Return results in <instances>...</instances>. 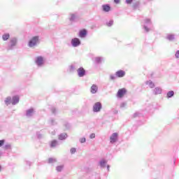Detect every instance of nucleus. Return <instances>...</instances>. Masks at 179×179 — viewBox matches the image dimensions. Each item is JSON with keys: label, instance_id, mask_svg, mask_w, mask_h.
Wrapping results in <instances>:
<instances>
[{"label": "nucleus", "instance_id": "1", "mask_svg": "<svg viewBox=\"0 0 179 179\" xmlns=\"http://www.w3.org/2000/svg\"><path fill=\"white\" fill-rule=\"evenodd\" d=\"M38 40L39 37L37 36L32 37L28 43V47L30 48L36 47L38 44Z\"/></svg>", "mask_w": 179, "mask_h": 179}, {"label": "nucleus", "instance_id": "2", "mask_svg": "<svg viewBox=\"0 0 179 179\" xmlns=\"http://www.w3.org/2000/svg\"><path fill=\"white\" fill-rule=\"evenodd\" d=\"M36 114V110L33 108H30L25 110V117L27 118H33Z\"/></svg>", "mask_w": 179, "mask_h": 179}, {"label": "nucleus", "instance_id": "3", "mask_svg": "<svg viewBox=\"0 0 179 179\" xmlns=\"http://www.w3.org/2000/svg\"><path fill=\"white\" fill-rule=\"evenodd\" d=\"M103 108V105L101 102H96L92 106L93 113H100Z\"/></svg>", "mask_w": 179, "mask_h": 179}, {"label": "nucleus", "instance_id": "4", "mask_svg": "<svg viewBox=\"0 0 179 179\" xmlns=\"http://www.w3.org/2000/svg\"><path fill=\"white\" fill-rule=\"evenodd\" d=\"M17 44V38H12L10 40V43L7 48V50H12L15 49V47H16V45Z\"/></svg>", "mask_w": 179, "mask_h": 179}, {"label": "nucleus", "instance_id": "5", "mask_svg": "<svg viewBox=\"0 0 179 179\" xmlns=\"http://www.w3.org/2000/svg\"><path fill=\"white\" fill-rule=\"evenodd\" d=\"M150 26H152V21H150V19H145L143 29L146 31V33H149V31H150V29L149 28L150 27Z\"/></svg>", "mask_w": 179, "mask_h": 179}, {"label": "nucleus", "instance_id": "6", "mask_svg": "<svg viewBox=\"0 0 179 179\" xmlns=\"http://www.w3.org/2000/svg\"><path fill=\"white\" fill-rule=\"evenodd\" d=\"M71 44L72 47H79L81 44L80 39L79 38H73L71 39Z\"/></svg>", "mask_w": 179, "mask_h": 179}, {"label": "nucleus", "instance_id": "7", "mask_svg": "<svg viewBox=\"0 0 179 179\" xmlns=\"http://www.w3.org/2000/svg\"><path fill=\"white\" fill-rule=\"evenodd\" d=\"M78 19V13H70L69 14V20L71 23H73Z\"/></svg>", "mask_w": 179, "mask_h": 179}, {"label": "nucleus", "instance_id": "8", "mask_svg": "<svg viewBox=\"0 0 179 179\" xmlns=\"http://www.w3.org/2000/svg\"><path fill=\"white\" fill-rule=\"evenodd\" d=\"M125 94H127V89L122 88L117 91V97L118 99H122L123 96H125Z\"/></svg>", "mask_w": 179, "mask_h": 179}, {"label": "nucleus", "instance_id": "9", "mask_svg": "<svg viewBox=\"0 0 179 179\" xmlns=\"http://www.w3.org/2000/svg\"><path fill=\"white\" fill-rule=\"evenodd\" d=\"M35 62L37 66H41L42 65H44V57L42 56L37 57L36 58Z\"/></svg>", "mask_w": 179, "mask_h": 179}, {"label": "nucleus", "instance_id": "10", "mask_svg": "<svg viewBox=\"0 0 179 179\" xmlns=\"http://www.w3.org/2000/svg\"><path fill=\"white\" fill-rule=\"evenodd\" d=\"M78 76L79 78H83L86 76V70L83 67H80L77 69Z\"/></svg>", "mask_w": 179, "mask_h": 179}, {"label": "nucleus", "instance_id": "11", "mask_svg": "<svg viewBox=\"0 0 179 179\" xmlns=\"http://www.w3.org/2000/svg\"><path fill=\"white\" fill-rule=\"evenodd\" d=\"M76 69H78V63L76 62L72 63L69 66V72L73 73Z\"/></svg>", "mask_w": 179, "mask_h": 179}, {"label": "nucleus", "instance_id": "12", "mask_svg": "<svg viewBox=\"0 0 179 179\" xmlns=\"http://www.w3.org/2000/svg\"><path fill=\"white\" fill-rule=\"evenodd\" d=\"M110 143H115L118 141V133H113L110 137Z\"/></svg>", "mask_w": 179, "mask_h": 179}, {"label": "nucleus", "instance_id": "13", "mask_svg": "<svg viewBox=\"0 0 179 179\" xmlns=\"http://www.w3.org/2000/svg\"><path fill=\"white\" fill-rule=\"evenodd\" d=\"M97 92H99V87L96 84L92 85L90 88L92 94H96Z\"/></svg>", "mask_w": 179, "mask_h": 179}, {"label": "nucleus", "instance_id": "14", "mask_svg": "<svg viewBox=\"0 0 179 179\" xmlns=\"http://www.w3.org/2000/svg\"><path fill=\"white\" fill-rule=\"evenodd\" d=\"M162 92L163 90L160 87H156L154 90H152V93L155 96H157V94H162Z\"/></svg>", "mask_w": 179, "mask_h": 179}, {"label": "nucleus", "instance_id": "15", "mask_svg": "<svg viewBox=\"0 0 179 179\" xmlns=\"http://www.w3.org/2000/svg\"><path fill=\"white\" fill-rule=\"evenodd\" d=\"M116 78H124L125 76V71L124 70H119L115 72Z\"/></svg>", "mask_w": 179, "mask_h": 179}, {"label": "nucleus", "instance_id": "16", "mask_svg": "<svg viewBox=\"0 0 179 179\" xmlns=\"http://www.w3.org/2000/svg\"><path fill=\"white\" fill-rule=\"evenodd\" d=\"M20 98L18 96H14L11 99V104L13 106H16L19 103Z\"/></svg>", "mask_w": 179, "mask_h": 179}, {"label": "nucleus", "instance_id": "17", "mask_svg": "<svg viewBox=\"0 0 179 179\" xmlns=\"http://www.w3.org/2000/svg\"><path fill=\"white\" fill-rule=\"evenodd\" d=\"M87 36V30L86 29H82L79 31V37L80 38H85Z\"/></svg>", "mask_w": 179, "mask_h": 179}, {"label": "nucleus", "instance_id": "18", "mask_svg": "<svg viewBox=\"0 0 179 179\" xmlns=\"http://www.w3.org/2000/svg\"><path fill=\"white\" fill-rule=\"evenodd\" d=\"M102 9L103 12H110L111 10V7L108 4L102 5Z\"/></svg>", "mask_w": 179, "mask_h": 179}, {"label": "nucleus", "instance_id": "19", "mask_svg": "<svg viewBox=\"0 0 179 179\" xmlns=\"http://www.w3.org/2000/svg\"><path fill=\"white\" fill-rule=\"evenodd\" d=\"M132 8L134 10H136V9H139L141 8V3L139 1L133 3Z\"/></svg>", "mask_w": 179, "mask_h": 179}, {"label": "nucleus", "instance_id": "20", "mask_svg": "<svg viewBox=\"0 0 179 179\" xmlns=\"http://www.w3.org/2000/svg\"><path fill=\"white\" fill-rule=\"evenodd\" d=\"M4 103L6 106H10L12 104V97L8 96L5 99Z\"/></svg>", "mask_w": 179, "mask_h": 179}, {"label": "nucleus", "instance_id": "21", "mask_svg": "<svg viewBox=\"0 0 179 179\" xmlns=\"http://www.w3.org/2000/svg\"><path fill=\"white\" fill-rule=\"evenodd\" d=\"M145 85H147L150 89H153L155 87V83H153L152 80L146 81Z\"/></svg>", "mask_w": 179, "mask_h": 179}, {"label": "nucleus", "instance_id": "22", "mask_svg": "<svg viewBox=\"0 0 179 179\" xmlns=\"http://www.w3.org/2000/svg\"><path fill=\"white\" fill-rule=\"evenodd\" d=\"M68 138V134L66 133L60 134L59 135V141H65Z\"/></svg>", "mask_w": 179, "mask_h": 179}, {"label": "nucleus", "instance_id": "23", "mask_svg": "<svg viewBox=\"0 0 179 179\" xmlns=\"http://www.w3.org/2000/svg\"><path fill=\"white\" fill-rule=\"evenodd\" d=\"M107 164V161L106 159H101L99 162V166L101 167V169H104L106 167V165Z\"/></svg>", "mask_w": 179, "mask_h": 179}, {"label": "nucleus", "instance_id": "24", "mask_svg": "<svg viewBox=\"0 0 179 179\" xmlns=\"http://www.w3.org/2000/svg\"><path fill=\"white\" fill-rule=\"evenodd\" d=\"M58 145H59L58 143V141L53 140V141H51L50 148H57V146H58Z\"/></svg>", "mask_w": 179, "mask_h": 179}, {"label": "nucleus", "instance_id": "25", "mask_svg": "<svg viewBox=\"0 0 179 179\" xmlns=\"http://www.w3.org/2000/svg\"><path fill=\"white\" fill-rule=\"evenodd\" d=\"M174 91L171 90L166 93V98L171 99V97H174Z\"/></svg>", "mask_w": 179, "mask_h": 179}, {"label": "nucleus", "instance_id": "26", "mask_svg": "<svg viewBox=\"0 0 179 179\" xmlns=\"http://www.w3.org/2000/svg\"><path fill=\"white\" fill-rule=\"evenodd\" d=\"M48 124L49 125H57V121H55V119L54 118H50L48 120Z\"/></svg>", "mask_w": 179, "mask_h": 179}, {"label": "nucleus", "instance_id": "27", "mask_svg": "<svg viewBox=\"0 0 179 179\" xmlns=\"http://www.w3.org/2000/svg\"><path fill=\"white\" fill-rule=\"evenodd\" d=\"M9 37H10L9 34H5L2 36V39L3 41H8V40H9Z\"/></svg>", "mask_w": 179, "mask_h": 179}, {"label": "nucleus", "instance_id": "28", "mask_svg": "<svg viewBox=\"0 0 179 179\" xmlns=\"http://www.w3.org/2000/svg\"><path fill=\"white\" fill-rule=\"evenodd\" d=\"M101 61H103V57H95L96 64H101Z\"/></svg>", "mask_w": 179, "mask_h": 179}, {"label": "nucleus", "instance_id": "29", "mask_svg": "<svg viewBox=\"0 0 179 179\" xmlns=\"http://www.w3.org/2000/svg\"><path fill=\"white\" fill-rule=\"evenodd\" d=\"M5 150H12V145L10 144H6L3 147Z\"/></svg>", "mask_w": 179, "mask_h": 179}, {"label": "nucleus", "instance_id": "30", "mask_svg": "<svg viewBox=\"0 0 179 179\" xmlns=\"http://www.w3.org/2000/svg\"><path fill=\"white\" fill-rule=\"evenodd\" d=\"M169 41H173L174 40L175 37L173 34H169L166 38Z\"/></svg>", "mask_w": 179, "mask_h": 179}, {"label": "nucleus", "instance_id": "31", "mask_svg": "<svg viewBox=\"0 0 179 179\" xmlns=\"http://www.w3.org/2000/svg\"><path fill=\"white\" fill-rule=\"evenodd\" d=\"M109 79L110 80H115V79H117V76H115V74H110L109 76Z\"/></svg>", "mask_w": 179, "mask_h": 179}, {"label": "nucleus", "instance_id": "32", "mask_svg": "<svg viewBox=\"0 0 179 179\" xmlns=\"http://www.w3.org/2000/svg\"><path fill=\"white\" fill-rule=\"evenodd\" d=\"M113 24H114V20H110L108 22H106V25L108 27H111V26H113Z\"/></svg>", "mask_w": 179, "mask_h": 179}, {"label": "nucleus", "instance_id": "33", "mask_svg": "<svg viewBox=\"0 0 179 179\" xmlns=\"http://www.w3.org/2000/svg\"><path fill=\"white\" fill-rule=\"evenodd\" d=\"M63 169H64V166H58L56 167L57 171H59V172L62 171Z\"/></svg>", "mask_w": 179, "mask_h": 179}, {"label": "nucleus", "instance_id": "34", "mask_svg": "<svg viewBox=\"0 0 179 179\" xmlns=\"http://www.w3.org/2000/svg\"><path fill=\"white\" fill-rule=\"evenodd\" d=\"M70 152L71 155H75V153H76V148H71Z\"/></svg>", "mask_w": 179, "mask_h": 179}, {"label": "nucleus", "instance_id": "35", "mask_svg": "<svg viewBox=\"0 0 179 179\" xmlns=\"http://www.w3.org/2000/svg\"><path fill=\"white\" fill-rule=\"evenodd\" d=\"M125 107H127V102H122L120 104V108H125Z\"/></svg>", "mask_w": 179, "mask_h": 179}, {"label": "nucleus", "instance_id": "36", "mask_svg": "<svg viewBox=\"0 0 179 179\" xmlns=\"http://www.w3.org/2000/svg\"><path fill=\"white\" fill-rule=\"evenodd\" d=\"M36 136L38 139H41V138H43V135H41L39 131L36 132Z\"/></svg>", "mask_w": 179, "mask_h": 179}, {"label": "nucleus", "instance_id": "37", "mask_svg": "<svg viewBox=\"0 0 179 179\" xmlns=\"http://www.w3.org/2000/svg\"><path fill=\"white\" fill-rule=\"evenodd\" d=\"M80 143H85L86 142V138L83 137L80 138Z\"/></svg>", "mask_w": 179, "mask_h": 179}, {"label": "nucleus", "instance_id": "38", "mask_svg": "<svg viewBox=\"0 0 179 179\" xmlns=\"http://www.w3.org/2000/svg\"><path fill=\"white\" fill-rule=\"evenodd\" d=\"M54 162H57V160L54 158H49L48 163H54Z\"/></svg>", "mask_w": 179, "mask_h": 179}, {"label": "nucleus", "instance_id": "39", "mask_svg": "<svg viewBox=\"0 0 179 179\" xmlns=\"http://www.w3.org/2000/svg\"><path fill=\"white\" fill-rule=\"evenodd\" d=\"M94 138H96V134L94 133H92L90 135V139H94Z\"/></svg>", "mask_w": 179, "mask_h": 179}, {"label": "nucleus", "instance_id": "40", "mask_svg": "<svg viewBox=\"0 0 179 179\" xmlns=\"http://www.w3.org/2000/svg\"><path fill=\"white\" fill-rule=\"evenodd\" d=\"M125 2L127 5H131L134 2V0H125Z\"/></svg>", "mask_w": 179, "mask_h": 179}, {"label": "nucleus", "instance_id": "41", "mask_svg": "<svg viewBox=\"0 0 179 179\" xmlns=\"http://www.w3.org/2000/svg\"><path fill=\"white\" fill-rule=\"evenodd\" d=\"M51 111H52V114H55V115L57 114V108H52Z\"/></svg>", "mask_w": 179, "mask_h": 179}, {"label": "nucleus", "instance_id": "42", "mask_svg": "<svg viewBox=\"0 0 179 179\" xmlns=\"http://www.w3.org/2000/svg\"><path fill=\"white\" fill-rule=\"evenodd\" d=\"M5 144V140H0V148L3 146V145Z\"/></svg>", "mask_w": 179, "mask_h": 179}, {"label": "nucleus", "instance_id": "43", "mask_svg": "<svg viewBox=\"0 0 179 179\" xmlns=\"http://www.w3.org/2000/svg\"><path fill=\"white\" fill-rule=\"evenodd\" d=\"M139 116V113L136 112L133 115L134 118H136V117Z\"/></svg>", "mask_w": 179, "mask_h": 179}, {"label": "nucleus", "instance_id": "44", "mask_svg": "<svg viewBox=\"0 0 179 179\" xmlns=\"http://www.w3.org/2000/svg\"><path fill=\"white\" fill-rule=\"evenodd\" d=\"M176 58H179V50H177L176 54H175Z\"/></svg>", "mask_w": 179, "mask_h": 179}, {"label": "nucleus", "instance_id": "45", "mask_svg": "<svg viewBox=\"0 0 179 179\" xmlns=\"http://www.w3.org/2000/svg\"><path fill=\"white\" fill-rule=\"evenodd\" d=\"M26 164H27V166H29V167H30V166H31V162L27 161Z\"/></svg>", "mask_w": 179, "mask_h": 179}, {"label": "nucleus", "instance_id": "46", "mask_svg": "<svg viewBox=\"0 0 179 179\" xmlns=\"http://www.w3.org/2000/svg\"><path fill=\"white\" fill-rule=\"evenodd\" d=\"M115 3H120V0H114Z\"/></svg>", "mask_w": 179, "mask_h": 179}, {"label": "nucleus", "instance_id": "47", "mask_svg": "<svg viewBox=\"0 0 179 179\" xmlns=\"http://www.w3.org/2000/svg\"><path fill=\"white\" fill-rule=\"evenodd\" d=\"M113 113H114V114H118V110H113Z\"/></svg>", "mask_w": 179, "mask_h": 179}, {"label": "nucleus", "instance_id": "48", "mask_svg": "<svg viewBox=\"0 0 179 179\" xmlns=\"http://www.w3.org/2000/svg\"><path fill=\"white\" fill-rule=\"evenodd\" d=\"M107 170L108 171H110V165H107Z\"/></svg>", "mask_w": 179, "mask_h": 179}, {"label": "nucleus", "instance_id": "49", "mask_svg": "<svg viewBox=\"0 0 179 179\" xmlns=\"http://www.w3.org/2000/svg\"><path fill=\"white\" fill-rule=\"evenodd\" d=\"M2 170V166L0 165V171Z\"/></svg>", "mask_w": 179, "mask_h": 179}, {"label": "nucleus", "instance_id": "50", "mask_svg": "<svg viewBox=\"0 0 179 179\" xmlns=\"http://www.w3.org/2000/svg\"><path fill=\"white\" fill-rule=\"evenodd\" d=\"M150 1H152V0H150Z\"/></svg>", "mask_w": 179, "mask_h": 179}]
</instances>
